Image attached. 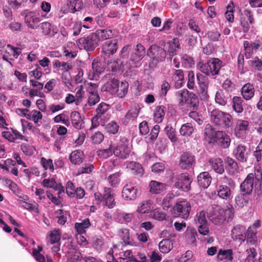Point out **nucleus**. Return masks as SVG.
Listing matches in <instances>:
<instances>
[{
  "label": "nucleus",
  "mask_w": 262,
  "mask_h": 262,
  "mask_svg": "<svg viewBox=\"0 0 262 262\" xmlns=\"http://www.w3.org/2000/svg\"><path fill=\"white\" fill-rule=\"evenodd\" d=\"M40 163L45 170L49 169L51 172L54 171V168L52 160L42 157L41 158Z\"/></svg>",
  "instance_id": "obj_57"
},
{
  "label": "nucleus",
  "mask_w": 262,
  "mask_h": 262,
  "mask_svg": "<svg viewBox=\"0 0 262 262\" xmlns=\"http://www.w3.org/2000/svg\"><path fill=\"white\" fill-rule=\"evenodd\" d=\"M165 107L161 105L155 108L154 113V121L158 123L162 122L165 114Z\"/></svg>",
  "instance_id": "obj_38"
},
{
  "label": "nucleus",
  "mask_w": 262,
  "mask_h": 262,
  "mask_svg": "<svg viewBox=\"0 0 262 262\" xmlns=\"http://www.w3.org/2000/svg\"><path fill=\"white\" fill-rule=\"evenodd\" d=\"M196 77L200 97L202 99H206L208 97V78L201 73L197 74Z\"/></svg>",
  "instance_id": "obj_14"
},
{
  "label": "nucleus",
  "mask_w": 262,
  "mask_h": 262,
  "mask_svg": "<svg viewBox=\"0 0 262 262\" xmlns=\"http://www.w3.org/2000/svg\"><path fill=\"white\" fill-rule=\"evenodd\" d=\"M222 67V62L218 58H213L207 62H200L198 69L206 75L215 76L219 74Z\"/></svg>",
  "instance_id": "obj_7"
},
{
  "label": "nucleus",
  "mask_w": 262,
  "mask_h": 262,
  "mask_svg": "<svg viewBox=\"0 0 262 262\" xmlns=\"http://www.w3.org/2000/svg\"><path fill=\"white\" fill-rule=\"evenodd\" d=\"M134 217V214L133 213H126L121 212L118 213L117 220L118 222L121 224H127L132 222Z\"/></svg>",
  "instance_id": "obj_40"
},
{
  "label": "nucleus",
  "mask_w": 262,
  "mask_h": 262,
  "mask_svg": "<svg viewBox=\"0 0 262 262\" xmlns=\"http://www.w3.org/2000/svg\"><path fill=\"white\" fill-rule=\"evenodd\" d=\"M121 173L119 172H117L115 173L111 174L107 178L108 183L113 187H117L120 181V177Z\"/></svg>",
  "instance_id": "obj_52"
},
{
  "label": "nucleus",
  "mask_w": 262,
  "mask_h": 262,
  "mask_svg": "<svg viewBox=\"0 0 262 262\" xmlns=\"http://www.w3.org/2000/svg\"><path fill=\"white\" fill-rule=\"evenodd\" d=\"M182 64L185 68H190L194 65L193 58L186 54L184 55L182 57Z\"/></svg>",
  "instance_id": "obj_53"
},
{
  "label": "nucleus",
  "mask_w": 262,
  "mask_h": 262,
  "mask_svg": "<svg viewBox=\"0 0 262 262\" xmlns=\"http://www.w3.org/2000/svg\"><path fill=\"white\" fill-rule=\"evenodd\" d=\"M61 232L59 229H54L49 233V240L51 244L59 243Z\"/></svg>",
  "instance_id": "obj_47"
},
{
  "label": "nucleus",
  "mask_w": 262,
  "mask_h": 262,
  "mask_svg": "<svg viewBox=\"0 0 262 262\" xmlns=\"http://www.w3.org/2000/svg\"><path fill=\"white\" fill-rule=\"evenodd\" d=\"M113 154L121 159H127L131 151L129 141L125 137L120 139L116 145H113Z\"/></svg>",
  "instance_id": "obj_9"
},
{
  "label": "nucleus",
  "mask_w": 262,
  "mask_h": 262,
  "mask_svg": "<svg viewBox=\"0 0 262 262\" xmlns=\"http://www.w3.org/2000/svg\"><path fill=\"white\" fill-rule=\"evenodd\" d=\"M195 222L197 225L208 224L206 212L204 211H201L199 213H198L196 215Z\"/></svg>",
  "instance_id": "obj_56"
},
{
  "label": "nucleus",
  "mask_w": 262,
  "mask_h": 262,
  "mask_svg": "<svg viewBox=\"0 0 262 262\" xmlns=\"http://www.w3.org/2000/svg\"><path fill=\"white\" fill-rule=\"evenodd\" d=\"M149 187L150 192L154 194L160 193L166 189L165 184L156 181H151Z\"/></svg>",
  "instance_id": "obj_33"
},
{
  "label": "nucleus",
  "mask_w": 262,
  "mask_h": 262,
  "mask_svg": "<svg viewBox=\"0 0 262 262\" xmlns=\"http://www.w3.org/2000/svg\"><path fill=\"white\" fill-rule=\"evenodd\" d=\"M150 216L155 220L162 221L166 219V214L160 209H155L151 211Z\"/></svg>",
  "instance_id": "obj_50"
},
{
  "label": "nucleus",
  "mask_w": 262,
  "mask_h": 262,
  "mask_svg": "<svg viewBox=\"0 0 262 262\" xmlns=\"http://www.w3.org/2000/svg\"><path fill=\"white\" fill-rule=\"evenodd\" d=\"M170 76L171 82L176 88L182 87L184 83V76L182 70L172 69L170 71Z\"/></svg>",
  "instance_id": "obj_18"
},
{
  "label": "nucleus",
  "mask_w": 262,
  "mask_h": 262,
  "mask_svg": "<svg viewBox=\"0 0 262 262\" xmlns=\"http://www.w3.org/2000/svg\"><path fill=\"white\" fill-rule=\"evenodd\" d=\"M194 162V156L189 152H186L180 156L179 166L182 169H188L192 166Z\"/></svg>",
  "instance_id": "obj_21"
},
{
  "label": "nucleus",
  "mask_w": 262,
  "mask_h": 262,
  "mask_svg": "<svg viewBox=\"0 0 262 262\" xmlns=\"http://www.w3.org/2000/svg\"><path fill=\"white\" fill-rule=\"evenodd\" d=\"M147 54L154 61L160 62L165 59L166 51L162 47L154 45L148 49Z\"/></svg>",
  "instance_id": "obj_13"
},
{
  "label": "nucleus",
  "mask_w": 262,
  "mask_h": 262,
  "mask_svg": "<svg viewBox=\"0 0 262 262\" xmlns=\"http://www.w3.org/2000/svg\"><path fill=\"white\" fill-rule=\"evenodd\" d=\"M97 156L99 157V158L102 159H105L113 155V145H110V148L107 149H99L97 151Z\"/></svg>",
  "instance_id": "obj_51"
},
{
  "label": "nucleus",
  "mask_w": 262,
  "mask_h": 262,
  "mask_svg": "<svg viewBox=\"0 0 262 262\" xmlns=\"http://www.w3.org/2000/svg\"><path fill=\"white\" fill-rule=\"evenodd\" d=\"M42 250V247L41 246H38L37 249H33L32 255L37 262H46L44 256L40 253Z\"/></svg>",
  "instance_id": "obj_54"
},
{
  "label": "nucleus",
  "mask_w": 262,
  "mask_h": 262,
  "mask_svg": "<svg viewBox=\"0 0 262 262\" xmlns=\"http://www.w3.org/2000/svg\"><path fill=\"white\" fill-rule=\"evenodd\" d=\"M249 123L248 121L238 119L236 122L234 128V134L238 138L246 136L247 132L249 130Z\"/></svg>",
  "instance_id": "obj_19"
},
{
  "label": "nucleus",
  "mask_w": 262,
  "mask_h": 262,
  "mask_svg": "<svg viewBox=\"0 0 262 262\" xmlns=\"http://www.w3.org/2000/svg\"><path fill=\"white\" fill-rule=\"evenodd\" d=\"M234 186V183L231 179L226 176L220 177L216 186L217 195L221 199L229 200L232 197L231 187Z\"/></svg>",
  "instance_id": "obj_5"
},
{
  "label": "nucleus",
  "mask_w": 262,
  "mask_h": 262,
  "mask_svg": "<svg viewBox=\"0 0 262 262\" xmlns=\"http://www.w3.org/2000/svg\"><path fill=\"white\" fill-rule=\"evenodd\" d=\"M42 185L45 187L48 188H59V187H61V189L59 190V192H63V188L61 186L60 184L58 185L55 182V180L53 179H46L42 181Z\"/></svg>",
  "instance_id": "obj_48"
},
{
  "label": "nucleus",
  "mask_w": 262,
  "mask_h": 262,
  "mask_svg": "<svg viewBox=\"0 0 262 262\" xmlns=\"http://www.w3.org/2000/svg\"><path fill=\"white\" fill-rule=\"evenodd\" d=\"M118 48V40L113 39L105 41L102 46V52L106 56L115 54Z\"/></svg>",
  "instance_id": "obj_20"
},
{
  "label": "nucleus",
  "mask_w": 262,
  "mask_h": 262,
  "mask_svg": "<svg viewBox=\"0 0 262 262\" xmlns=\"http://www.w3.org/2000/svg\"><path fill=\"white\" fill-rule=\"evenodd\" d=\"M145 54V49L143 46L139 43L136 45L135 48L133 50L131 56L130 60L135 62H138L143 59Z\"/></svg>",
  "instance_id": "obj_26"
},
{
  "label": "nucleus",
  "mask_w": 262,
  "mask_h": 262,
  "mask_svg": "<svg viewBox=\"0 0 262 262\" xmlns=\"http://www.w3.org/2000/svg\"><path fill=\"white\" fill-rule=\"evenodd\" d=\"M180 48V43L177 38H174L172 42L168 43L167 52L170 56V58L177 54V49Z\"/></svg>",
  "instance_id": "obj_39"
},
{
  "label": "nucleus",
  "mask_w": 262,
  "mask_h": 262,
  "mask_svg": "<svg viewBox=\"0 0 262 262\" xmlns=\"http://www.w3.org/2000/svg\"><path fill=\"white\" fill-rule=\"evenodd\" d=\"M25 23L29 27L32 29H36L38 27V23L40 21V18L35 12L31 11L28 12L25 17Z\"/></svg>",
  "instance_id": "obj_23"
},
{
  "label": "nucleus",
  "mask_w": 262,
  "mask_h": 262,
  "mask_svg": "<svg viewBox=\"0 0 262 262\" xmlns=\"http://www.w3.org/2000/svg\"><path fill=\"white\" fill-rule=\"evenodd\" d=\"M250 154V149L245 145L237 144L233 150V157L238 161L244 163L247 161Z\"/></svg>",
  "instance_id": "obj_11"
},
{
  "label": "nucleus",
  "mask_w": 262,
  "mask_h": 262,
  "mask_svg": "<svg viewBox=\"0 0 262 262\" xmlns=\"http://www.w3.org/2000/svg\"><path fill=\"white\" fill-rule=\"evenodd\" d=\"M191 180L187 173H182L176 179L175 186L177 188L184 191H187L190 188Z\"/></svg>",
  "instance_id": "obj_16"
},
{
  "label": "nucleus",
  "mask_w": 262,
  "mask_h": 262,
  "mask_svg": "<svg viewBox=\"0 0 262 262\" xmlns=\"http://www.w3.org/2000/svg\"><path fill=\"white\" fill-rule=\"evenodd\" d=\"M160 251L163 253H168L172 248V243L169 239H164L161 241L159 244Z\"/></svg>",
  "instance_id": "obj_41"
},
{
  "label": "nucleus",
  "mask_w": 262,
  "mask_h": 262,
  "mask_svg": "<svg viewBox=\"0 0 262 262\" xmlns=\"http://www.w3.org/2000/svg\"><path fill=\"white\" fill-rule=\"evenodd\" d=\"M231 236L232 238L242 243L246 238L245 228L241 225H236L233 227L231 231Z\"/></svg>",
  "instance_id": "obj_24"
},
{
  "label": "nucleus",
  "mask_w": 262,
  "mask_h": 262,
  "mask_svg": "<svg viewBox=\"0 0 262 262\" xmlns=\"http://www.w3.org/2000/svg\"><path fill=\"white\" fill-rule=\"evenodd\" d=\"M67 5L72 13L80 11L83 7L82 0H68Z\"/></svg>",
  "instance_id": "obj_36"
},
{
  "label": "nucleus",
  "mask_w": 262,
  "mask_h": 262,
  "mask_svg": "<svg viewBox=\"0 0 262 262\" xmlns=\"http://www.w3.org/2000/svg\"><path fill=\"white\" fill-rule=\"evenodd\" d=\"M119 84V81L114 79L107 84L106 90L112 94H115Z\"/></svg>",
  "instance_id": "obj_55"
},
{
  "label": "nucleus",
  "mask_w": 262,
  "mask_h": 262,
  "mask_svg": "<svg viewBox=\"0 0 262 262\" xmlns=\"http://www.w3.org/2000/svg\"><path fill=\"white\" fill-rule=\"evenodd\" d=\"M99 40L95 33H91L86 38H80L78 40L80 48L87 51H92L96 48Z\"/></svg>",
  "instance_id": "obj_12"
},
{
  "label": "nucleus",
  "mask_w": 262,
  "mask_h": 262,
  "mask_svg": "<svg viewBox=\"0 0 262 262\" xmlns=\"http://www.w3.org/2000/svg\"><path fill=\"white\" fill-rule=\"evenodd\" d=\"M84 159V154L80 150H75L72 151L70 156L69 159L71 162L74 165L80 164Z\"/></svg>",
  "instance_id": "obj_32"
},
{
  "label": "nucleus",
  "mask_w": 262,
  "mask_h": 262,
  "mask_svg": "<svg viewBox=\"0 0 262 262\" xmlns=\"http://www.w3.org/2000/svg\"><path fill=\"white\" fill-rule=\"evenodd\" d=\"M254 92L253 85L249 83L244 85L241 91L243 98L246 100H249L253 97Z\"/></svg>",
  "instance_id": "obj_31"
},
{
  "label": "nucleus",
  "mask_w": 262,
  "mask_h": 262,
  "mask_svg": "<svg viewBox=\"0 0 262 262\" xmlns=\"http://www.w3.org/2000/svg\"><path fill=\"white\" fill-rule=\"evenodd\" d=\"M210 165L214 171L218 173L222 174L224 172V165L222 160L220 158L210 159Z\"/></svg>",
  "instance_id": "obj_34"
},
{
  "label": "nucleus",
  "mask_w": 262,
  "mask_h": 262,
  "mask_svg": "<svg viewBox=\"0 0 262 262\" xmlns=\"http://www.w3.org/2000/svg\"><path fill=\"white\" fill-rule=\"evenodd\" d=\"M234 5L232 2H231L227 7V11L225 14L226 19L230 23L234 21L233 15Z\"/></svg>",
  "instance_id": "obj_60"
},
{
  "label": "nucleus",
  "mask_w": 262,
  "mask_h": 262,
  "mask_svg": "<svg viewBox=\"0 0 262 262\" xmlns=\"http://www.w3.org/2000/svg\"><path fill=\"white\" fill-rule=\"evenodd\" d=\"M211 182V177L208 172H201L198 176V183L199 185L204 189L209 187Z\"/></svg>",
  "instance_id": "obj_28"
},
{
  "label": "nucleus",
  "mask_w": 262,
  "mask_h": 262,
  "mask_svg": "<svg viewBox=\"0 0 262 262\" xmlns=\"http://www.w3.org/2000/svg\"><path fill=\"white\" fill-rule=\"evenodd\" d=\"M175 96L178 101V106L183 112L187 113L189 110L198 107L199 100L197 97L187 89L177 91Z\"/></svg>",
  "instance_id": "obj_1"
},
{
  "label": "nucleus",
  "mask_w": 262,
  "mask_h": 262,
  "mask_svg": "<svg viewBox=\"0 0 262 262\" xmlns=\"http://www.w3.org/2000/svg\"><path fill=\"white\" fill-rule=\"evenodd\" d=\"M70 121L72 126L77 129L84 127V121L80 113L77 111H73L70 114Z\"/></svg>",
  "instance_id": "obj_25"
},
{
  "label": "nucleus",
  "mask_w": 262,
  "mask_h": 262,
  "mask_svg": "<svg viewBox=\"0 0 262 262\" xmlns=\"http://www.w3.org/2000/svg\"><path fill=\"white\" fill-rule=\"evenodd\" d=\"M153 202L151 200H144L140 203L137 208V212L140 214L148 213L151 211Z\"/></svg>",
  "instance_id": "obj_29"
},
{
  "label": "nucleus",
  "mask_w": 262,
  "mask_h": 262,
  "mask_svg": "<svg viewBox=\"0 0 262 262\" xmlns=\"http://www.w3.org/2000/svg\"><path fill=\"white\" fill-rule=\"evenodd\" d=\"M225 161L226 164V168L229 173L231 174L234 173L238 169V165L236 161L230 157H227L225 159Z\"/></svg>",
  "instance_id": "obj_42"
},
{
  "label": "nucleus",
  "mask_w": 262,
  "mask_h": 262,
  "mask_svg": "<svg viewBox=\"0 0 262 262\" xmlns=\"http://www.w3.org/2000/svg\"><path fill=\"white\" fill-rule=\"evenodd\" d=\"M128 83L127 81H122L119 84L116 93V95L119 98L124 97L127 93Z\"/></svg>",
  "instance_id": "obj_43"
},
{
  "label": "nucleus",
  "mask_w": 262,
  "mask_h": 262,
  "mask_svg": "<svg viewBox=\"0 0 262 262\" xmlns=\"http://www.w3.org/2000/svg\"><path fill=\"white\" fill-rule=\"evenodd\" d=\"M91 226L90 220L85 219L81 223H76L75 228L78 234H82L86 232V229Z\"/></svg>",
  "instance_id": "obj_37"
},
{
  "label": "nucleus",
  "mask_w": 262,
  "mask_h": 262,
  "mask_svg": "<svg viewBox=\"0 0 262 262\" xmlns=\"http://www.w3.org/2000/svg\"><path fill=\"white\" fill-rule=\"evenodd\" d=\"M98 40H106L115 35V30L112 29H99L95 33Z\"/></svg>",
  "instance_id": "obj_30"
},
{
  "label": "nucleus",
  "mask_w": 262,
  "mask_h": 262,
  "mask_svg": "<svg viewBox=\"0 0 262 262\" xmlns=\"http://www.w3.org/2000/svg\"><path fill=\"white\" fill-rule=\"evenodd\" d=\"M94 196L95 200L97 201V204L102 203L104 206H106L109 209L113 208L116 205L114 194L110 188H104L103 194L99 192H95Z\"/></svg>",
  "instance_id": "obj_8"
},
{
  "label": "nucleus",
  "mask_w": 262,
  "mask_h": 262,
  "mask_svg": "<svg viewBox=\"0 0 262 262\" xmlns=\"http://www.w3.org/2000/svg\"><path fill=\"white\" fill-rule=\"evenodd\" d=\"M234 216V209L231 206H227L225 209L218 205L212 206V210L209 213L208 218L215 225H221L226 220L229 221Z\"/></svg>",
  "instance_id": "obj_3"
},
{
  "label": "nucleus",
  "mask_w": 262,
  "mask_h": 262,
  "mask_svg": "<svg viewBox=\"0 0 262 262\" xmlns=\"http://www.w3.org/2000/svg\"><path fill=\"white\" fill-rule=\"evenodd\" d=\"M228 98L225 96L224 92L222 90H219L215 94V101L219 104L224 106L227 103Z\"/></svg>",
  "instance_id": "obj_49"
},
{
  "label": "nucleus",
  "mask_w": 262,
  "mask_h": 262,
  "mask_svg": "<svg viewBox=\"0 0 262 262\" xmlns=\"http://www.w3.org/2000/svg\"><path fill=\"white\" fill-rule=\"evenodd\" d=\"M140 111V108L139 106L130 108L122 119V124L126 125L130 122H133L137 118Z\"/></svg>",
  "instance_id": "obj_22"
},
{
  "label": "nucleus",
  "mask_w": 262,
  "mask_h": 262,
  "mask_svg": "<svg viewBox=\"0 0 262 262\" xmlns=\"http://www.w3.org/2000/svg\"><path fill=\"white\" fill-rule=\"evenodd\" d=\"M206 138L210 142L216 143L224 148H228L231 142L229 135L223 131H215L210 124H207L204 129Z\"/></svg>",
  "instance_id": "obj_4"
},
{
  "label": "nucleus",
  "mask_w": 262,
  "mask_h": 262,
  "mask_svg": "<svg viewBox=\"0 0 262 262\" xmlns=\"http://www.w3.org/2000/svg\"><path fill=\"white\" fill-rule=\"evenodd\" d=\"M243 100L240 97L234 96L233 98L232 107L235 112L241 113L243 111Z\"/></svg>",
  "instance_id": "obj_44"
},
{
  "label": "nucleus",
  "mask_w": 262,
  "mask_h": 262,
  "mask_svg": "<svg viewBox=\"0 0 262 262\" xmlns=\"http://www.w3.org/2000/svg\"><path fill=\"white\" fill-rule=\"evenodd\" d=\"M81 22L85 30L86 29L91 30L94 28L95 23L93 18L91 17H86Z\"/></svg>",
  "instance_id": "obj_64"
},
{
  "label": "nucleus",
  "mask_w": 262,
  "mask_h": 262,
  "mask_svg": "<svg viewBox=\"0 0 262 262\" xmlns=\"http://www.w3.org/2000/svg\"><path fill=\"white\" fill-rule=\"evenodd\" d=\"M210 116L211 122L221 128H229L232 125V117L227 113L215 109L210 112Z\"/></svg>",
  "instance_id": "obj_6"
},
{
  "label": "nucleus",
  "mask_w": 262,
  "mask_h": 262,
  "mask_svg": "<svg viewBox=\"0 0 262 262\" xmlns=\"http://www.w3.org/2000/svg\"><path fill=\"white\" fill-rule=\"evenodd\" d=\"M248 64L258 71L262 70V61L257 57L250 59L248 61Z\"/></svg>",
  "instance_id": "obj_59"
},
{
  "label": "nucleus",
  "mask_w": 262,
  "mask_h": 262,
  "mask_svg": "<svg viewBox=\"0 0 262 262\" xmlns=\"http://www.w3.org/2000/svg\"><path fill=\"white\" fill-rule=\"evenodd\" d=\"M110 109V105L104 102L100 103L96 110V115L100 118L101 125L104 126L107 121L110 119V115L108 111Z\"/></svg>",
  "instance_id": "obj_15"
},
{
  "label": "nucleus",
  "mask_w": 262,
  "mask_h": 262,
  "mask_svg": "<svg viewBox=\"0 0 262 262\" xmlns=\"http://www.w3.org/2000/svg\"><path fill=\"white\" fill-rule=\"evenodd\" d=\"M262 181V172L257 169L254 173H249L241 184V191L246 194H250L254 189L255 192L259 195L261 193Z\"/></svg>",
  "instance_id": "obj_2"
},
{
  "label": "nucleus",
  "mask_w": 262,
  "mask_h": 262,
  "mask_svg": "<svg viewBox=\"0 0 262 262\" xmlns=\"http://www.w3.org/2000/svg\"><path fill=\"white\" fill-rule=\"evenodd\" d=\"M191 205L187 201L178 202L173 208V214L176 216L186 219L189 217Z\"/></svg>",
  "instance_id": "obj_10"
},
{
  "label": "nucleus",
  "mask_w": 262,
  "mask_h": 262,
  "mask_svg": "<svg viewBox=\"0 0 262 262\" xmlns=\"http://www.w3.org/2000/svg\"><path fill=\"white\" fill-rule=\"evenodd\" d=\"M138 193V190L136 186L132 184L125 185L122 191V197L126 200H135Z\"/></svg>",
  "instance_id": "obj_17"
},
{
  "label": "nucleus",
  "mask_w": 262,
  "mask_h": 262,
  "mask_svg": "<svg viewBox=\"0 0 262 262\" xmlns=\"http://www.w3.org/2000/svg\"><path fill=\"white\" fill-rule=\"evenodd\" d=\"M122 62L119 60L111 59L107 62V69L113 72H116L119 69Z\"/></svg>",
  "instance_id": "obj_61"
},
{
  "label": "nucleus",
  "mask_w": 262,
  "mask_h": 262,
  "mask_svg": "<svg viewBox=\"0 0 262 262\" xmlns=\"http://www.w3.org/2000/svg\"><path fill=\"white\" fill-rule=\"evenodd\" d=\"M256 230L253 227H249L246 233L248 242L253 244L256 239Z\"/></svg>",
  "instance_id": "obj_58"
},
{
  "label": "nucleus",
  "mask_w": 262,
  "mask_h": 262,
  "mask_svg": "<svg viewBox=\"0 0 262 262\" xmlns=\"http://www.w3.org/2000/svg\"><path fill=\"white\" fill-rule=\"evenodd\" d=\"M194 131V128L190 123L183 124L180 129V133L183 136L188 137Z\"/></svg>",
  "instance_id": "obj_45"
},
{
  "label": "nucleus",
  "mask_w": 262,
  "mask_h": 262,
  "mask_svg": "<svg viewBox=\"0 0 262 262\" xmlns=\"http://www.w3.org/2000/svg\"><path fill=\"white\" fill-rule=\"evenodd\" d=\"M126 168L130 170L132 173L140 176H142L144 172L142 165L136 162H129L127 164Z\"/></svg>",
  "instance_id": "obj_35"
},
{
  "label": "nucleus",
  "mask_w": 262,
  "mask_h": 262,
  "mask_svg": "<svg viewBox=\"0 0 262 262\" xmlns=\"http://www.w3.org/2000/svg\"><path fill=\"white\" fill-rule=\"evenodd\" d=\"M119 128V125L115 121H111L108 123L105 127L107 132L110 134H116Z\"/></svg>",
  "instance_id": "obj_63"
},
{
  "label": "nucleus",
  "mask_w": 262,
  "mask_h": 262,
  "mask_svg": "<svg viewBox=\"0 0 262 262\" xmlns=\"http://www.w3.org/2000/svg\"><path fill=\"white\" fill-rule=\"evenodd\" d=\"M165 131L172 142H176L177 141L175 129L171 126L167 125L165 127Z\"/></svg>",
  "instance_id": "obj_62"
},
{
  "label": "nucleus",
  "mask_w": 262,
  "mask_h": 262,
  "mask_svg": "<svg viewBox=\"0 0 262 262\" xmlns=\"http://www.w3.org/2000/svg\"><path fill=\"white\" fill-rule=\"evenodd\" d=\"M217 258L219 260L227 259L231 261L233 259V252L231 249L222 250L220 249L217 254Z\"/></svg>",
  "instance_id": "obj_46"
},
{
  "label": "nucleus",
  "mask_w": 262,
  "mask_h": 262,
  "mask_svg": "<svg viewBox=\"0 0 262 262\" xmlns=\"http://www.w3.org/2000/svg\"><path fill=\"white\" fill-rule=\"evenodd\" d=\"M42 34L45 35L49 36H53L58 33V30L57 27L50 23L43 22L40 25Z\"/></svg>",
  "instance_id": "obj_27"
}]
</instances>
